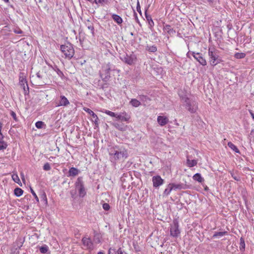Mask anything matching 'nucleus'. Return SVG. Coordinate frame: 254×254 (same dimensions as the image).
I'll list each match as a JSON object with an SVG mask.
<instances>
[{"label":"nucleus","mask_w":254,"mask_h":254,"mask_svg":"<svg viewBox=\"0 0 254 254\" xmlns=\"http://www.w3.org/2000/svg\"><path fill=\"white\" fill-rule=\"evenodd\" d=\"M110 159L111 162L116 163L118 160L127 158V152L126 150L118 146H115L109 150Z\"/></svg>","instance_id":"f257e3e1"},{"label":"nucleus","mask_w":254,"mask_h":254,"mask_svg":"<svg viewBox=\"0 0 254 254\" xmlns=\"http://www.w3.org/2000/svg\"><path fill=\"white\" fill-rule=\"evenodd\" d=\"M114 70V69L112 68L110 63L102 66L100 71V76L104 82H107L109 80L111 77L110 72Z\"/></svg>","instance_id":"f03ea898"},{"label":"nucleus","mask_w":254,"mask_h":254,"mask_svg":"<svg viewBox=\"0 0 254 254\" xmlns=\"http://www.w3.org/2000/svg\"><path fill=\"white\" fill-rule=\"evenodd\" d=\"M182 100L183 101L184 103H185L184 106L188 111L191 113L196 112L198 107L197 104L195 101L186 97H183Z\"/></svg>","instance_id":"7ed1b4c3"},{"label":"nucleus","mask_w":254,"mask_h":254,"mask_svg":"<svg viewBox=\"0 0 254 254\" xmlns=\"http://www.w3.org/2000/svg\"><path fill=\"white\" fill-rule=\"evenodd\" d=\"M61 50L66 58L70 59L74 54L73 45L70 43H67L61 46Z\"/></svg>","instance_id":"20e7f679"},{"label":"nucleus","mask_w":254,"mask_h":254,"mask_svg":"<svg viewBox=\"0 0 254 254\" xmlns=\"http://www.w3.org/2000/svg\"><path fill=\"white\" fill-rule=\"evenodd\" d=\"M208 55L210 58L209 63L211 65L214 66L218 64L223 62L221 58L218 55L216 50H211L210 49L208 51Z\"/></svg>","instance_id":"39448f33"},{"label":"nucleus","mask_w":254,"mask_h":254,"mask_svg":"<svg viewBox=\"0 0 254 254\" xmlns=\"http://www.w3.org/2000/svg\"><path fill=\"white\" fill-rule=\"evenodd\" d=\"M120 58L123 62L130 65L135 64L137 59L135 55L133 53L129 55L127 53L120 54Z\"/></svg>","instance_id":"423d86ee"},{"label":"nucleus","mask_w":254,"mask_h":254,"mask_svg":"<svg viewBox=\"0 0 254 254\" xmlns=\"http://www.w3.org/2000/svg\"><path fill=\"white\" fill-rule=\"evenodd\" d=\"M75 188L78 189L80 197H84L86 192L84 188V182L82 177H79L75 183Z\"/></svg>","instance_id":"0eeeda50"},{"label":"nucleus","mask_w":254,"mask_h":254,"mask_svg":"<svg viewBox=\"0 0 254 254\" xmlns=\"http://www.w3.org/2000/svg\"><path fill=\"white\" fill-rule=\"evenodd\" d=\"M191 54L193 58L199 62V63L202 65H206L207 62L205 59L203 57L202 54L200 53H195L193 52H189L187 54V57L190 58L189 55Z\"/></svg>","instance_id":"6e6552de"},{"label":"nucleus","mask_w":254,"mask_h":254,"mask_svg":"<svg viewBox=\"0 0 254 254\" xmlns=\"http://www.w3.org/2000/svg\"><path fill=\"white\" fill-rule=\"evenodd\" d=\"M180 233L178 221L177 219H175L173 220V225L171 226L170 228V234L174 237H177Z\"/></svg>","instance_id":"1a4fd4ad"},{"label":"nucleus","mask_w":254,"mask_h":254,"mask_svg":"<svg viewBox=\"0 0 254 254\" xmlns=\"http://www.w3.org/2000/svg\"><path fill=\"white\" fill-rule=\"evenodd\" d=\"M19 85L23 89L25 95H28L29 92V87L26 79L23 77H19Z\"/></svg>","instance_id":"9d476101"},{"label":"nucleus","mask_w":254,"mask_h":254,"mask_svg":"<svg viewBox=\"0 0 254 254\" xmlns=\"http://www.w3.org/2000/svg\"><path fill=\"white\" fill-rule=\"evenodd\" d=\"M83 110L86 112L88 113L92 117V121L94 123V124L96 127H98V125H99V123H98L99 119H98L97 116L91 110H90L89 108L85 107V108H84Z\"/></svg>","instance_id":"9b49d317"},{"label":"nucleus","mask_w":254,"mask_h":254,"mask_svg":"<svg viewBox=\"0 0 254 254\" xmlns=\"http://www.w3.org/2000/svg\"><path fill=\"white\" fill-rule=\"evenodd\" d=\"M164 180L162 179L161 177L159 175L152 177L153 185L155 188H157L160 186L164 183Z\"/></svg>","instance_id":"f8f14e48"},{"label":"nucleus","mask_w":254,"mask_h":254,"mask_svg":"<svg viewBox=\"0 0 254 254\" xmlns=\"http://www.w3.org/2000/svg\"><path fill=\"white\" fill-rule=\"evenodd\" d=\"M116 118L118 120H120L122 122H127L130 119V116L126 112H123L120 114H116Z\"/></svg>","instance_id":"ddd939ff"},{"label":"nucleus","mask_w":254,"mask_h":254,"mask_svg":"<svg viewBox=\"0 0 254 254\" xmlns=\"http://www.w3.org/2000/svg\"><path fill=\"white\" fill-rule=\"evenodd\" d=\"M69 104L68 99L64 95L60 96L59 103L57 106H67Z\"/></svg>","instance_id":"4468645a"},{"label":"nucleus","mask_w":254,"mask_h":254,"mask_svg":"<svg viewBox=\"0 0 254 254\" xmlns=\"http://www.w3.org/2000/svg\"><path fill=\"white\" fill-rule=\"evenodd\" d=\"M82 242L84 246L86 247L87 249H91L92 247L93 244L89 238H83Z\"/></svg>","instance_id":"2eb2a0df"},{"label":"nucleus","mask_w":254,"mask_h":254,"mask_svg":"<svg viewBox=\"0 0 254 254\" xmlns=\"http://www.w3.org/2000/svg\"><path fill=\"white\" fill-rule=\"evenodd\" d=\"M157 122L160 126H164L168 123L169 120L166 117L159 116L157 118Z\"/></svg>","instance_id":"dca6fc26"},{"label":"nucleus","mask_w":254,"mask_h":254,"mask_svg":"<svg viewBox=\"0 0 254 254\" xmlns=\"http://www.w3.org/2000/svg\"><path fill=\"white\" fill-rule=\"evenodd\" d=\"M172 187H173V189L176 190H185L188 188V186L186 184H175L174 183H170Z\"/></svg>","instance_id":"f3484780"},{"label":"nucleus","mask_w":254,"mask_h":254,"mask_svg":"<svg viewBox=\"0 0 254 254\" xmlns=\"http://www.w3.org/2000/svg\"><path fill=\"white\" fill-rule=\"evenodd\" d=\"M163 30L167 32L170 36H172L176 33V31L170 25L168 24L164 26Z\"/></svg>","instance_id":"a211bd4d"},{"label":"nucleus","mask_w":254,"mask_h":254,"mask_svg":"<svg viewBox=\"0 0 254 254\" xmlns=\"http://www.w3.org/2000/svg\"><path fill=\"white\" fill-rule=\"evenodd\" d=\"M79 170L74 167H71L69 169L67 177H75L78 174Z\"/></svg>","instance_id":"6ab92c4d"},{"label":"nucleus","mask_w":254,"mask_h":254,"mask_svg":"<svg viewBox=\"0 0 254 254\" xmlns=\"http://www.w3.org/2000/svg\"><path fill=\"white\" fill-rule=\"evenodd\" d=\"M187 164L188 167L191 168L196 165L197 163L196 160H190L189 156H187Z\"/></svg>","instance_id":"aec40b11"},{"label":"nucleus","mask_w":254,"mask_h":254,"mask_svg":"<svg viewBox=\"0 0 254 254\" xmlns=\"http://www.w3.org/2000/svg\"><path fill=\"white\" fill-rule=\"evenodd\" d=\"M112 18L119 25L122 24L123 22V19L121 17L117 14H112Z\"/></svg>","instance_id":"412c9836"},{"label":"nucleus","mask_w":254,"mask_h":254,"mask_svg":"<svg viewBox=\"0 0 254 254\" xmlns=\"http://www.w3.org/2000/svg\"><path fill=\"white\" fill-rule=\"evenodd\" d=\"M113 125L117 129L121 131L125 130L127 128V126H125L123 124L115 123Z\"/></svg>","instance_id":"4be33fe9"},{"label":"nucleus","mask_w":254,"mask_h":254,"mask_svg":"<svg viewBox=\"0 0 254 254\" xmlns=\"http://www.w3.org/2000/svg\"><path fill=\"white\" fill-rule=\"evenodd\" d=\"M39 250L42 254H50V253H48L49 251V247L46 245H43L42 246L39 247Z\"/></svg>","instance_id":"5701e85b"},{"label":"nucleus","mask_w":254,"mask_h":254,"mask_svg":"<svg viewBox=\"0 0 254 254\" xmlns=\"http://www.w3.org/2000/svg\"><path fill=\"white\" fill-rule=\"evenodd\" d=\"M192 178L194 181H197L199 183H202L204 181V179L201 177V174L199 173H196L194 174L192 177Z\"/></svg>","instance_id":"b1692460"},{"label":"nucleus","mask_w":254,"mask_h":254,"mask_svg":"<svg viewBox=\"0 0 254 254\" xmlns=\"http://www.w3.org/2000/svg\"><path fill=\"white\" fill-rule=\"evenodd\" d=\"M23 193V190L19 188H16L14 190V195L17 197H19L22 195Z\"/></svg>","instance_id":"393cba45"},{"label":"nucleus","mask_w":254,"mask_h":254,"mask_svg":"<svg viewBox=\"0 0 254 254\" xmlns=\"http://www.w3.org/2000/svg\"><path fill=\"white\" fill-rule=\"evenodd\" d=\"M173 187H172L171 184H169L168 185V187H167V188H166L164 192H163V195H168L170 194V193L171 192V191L173 190Z\"/></svg>","instance_id":"a878e982"},{"label":"nucleus","mask_w":254,"mask_h":254,"mask_svg":"<svg viewBox=\"0 0 254 254\" xmlns=\"http://www.w3.org/2000/svg\"><path fill=\"white\" fill-rule=\"evenodd\" d=\"M146 50H147L150 52L155 53L157 51V47L155 45H152V46L147 45L146 47Z\"/></svg>","instance_id":"bb28decb"},{"label":"nucleus","mask_w":254,"mask_h":254,"mask_svg":"<svg viewBox=\"0 0 254 254\" xmlns=\"http://www.w3.org/2000/svg\"><path fill=\"white\" fill-rule=\"evenodd\" d=\"M129 103L132 106L135 107H137L141 104L140 102L135 99H132Z\"/></svg>","instance_id":"cd10ccee"},{"label":"nucleus","mask_w":254,"mask_h":254,"mask_svg":"<svg viewBox=\"0 0 254 254\" xmlns=\"http://www.w3.org/2000/svg\"><path fill=\"white\" fill-rule=\"evenodd\" d=\"M51 67L57 73L60 77L61 78L64 77L63 72L57 66H55V67L51 66Z\"/></svg>","instance_id":"c85d7f7f"},{"label":"nucleus","mask_w":254,"mask_h":254,"mask_svg":"<svg viewBox=\"0 0 254 254\" xmlns=\"http://www.w3.org/2000/svg\"><path fill=\"white\" fill-rule=\"evenodd\" d=\"M12 179L13 180V181L16 183H17L18 185H19L20 186H22V184L20 182V180L17 175V174H13L12 175Z\"/></svg>","instance_id":"c756f323"},{"label":"nucleus","mask_w":254,"mask_h":254,"mask_svg":"<svg viewBox=\"0 0 254 254\" xmlns=\"http://www.w3.org/2000/svg\"><path fill=\"white\" fill-rule=\"evenodd\" d=\"M145 16L148 22V24L150 27H152L154 25V22L152 19V18L150 15H147L146 13V11H145Z\"/></svg>","instance_id":"7c9ffc66"},{"label":"nucleus","mask_w":254,"mask_h":254,"mask_svg":"<svg viewBox=\"0 0 254 254\" xmlns=\"http://www.w3.org/2000/svg\"><path fill=\"white\" fill-rule=\"evenodd\" d=\"M228 146L232 150L235 151L236 153H240V151L238 148L235 146L233 143L231 142H229L228 143Z\"/></svg>","instance_id":"2f4dec72"},{"label":"nucleus","mask_w":254,"mask_h":254,"mask_svg":"<svg viewBox=\"0 0 254 254\" xmlns=\"http://www.w3.org/2000/svg\"><path fill=\"white\" fill-rule=\"evenodd\" d=\"M245 249V243L244 239L243 237L240 238V249L242 251H244Z\"/></svg>","instance_id":"473e14b6"},{"label":"nucleus","mask_w":254,"mask_h":254,"mask_svg":"<svg viewBox=\"0 0 254 254\" xmlns=\"http://www.w3.org/2000/svg\"><path fill=\"white\" fill-rule=\"evenodd\" d=\"M227 234V231L215 232L214 233V234L213 235L212 237L213 238H215L218 236L221 237V236L226 235Z\"/></svg>","instance_id":"72a5a7b5"},{"label":"nucleus","mask_w":254,"mask_h":254,"mask_svg":"<svg viewBox=\"0 0 254 254\" xmlns=\"http://www.w3.org/2000/svg\"><path fill=\"white\" fill-rule=\"evenodd\" d=\"M246 54L244 53H236L234 55V57L238 59L244 58Z\"/></svg>","instance_id":"f704fd0d"},{"label":"nucleus","mask_w":254,"mask_h":254,"mask_svg":"<svg viewBox=\"0 0 254 254\" xmlns=\"http://www.w3.org/2000/svg\"><path fill=\"white\" fill-rule=\"evenodd\" d=\"M45 126L44 123L42 121H38L35 124V126L38 128H42Z\"/></svg>","instance_id":"c9c22d12"},{"label":"nucleus","mask_w":254,"mask_h":254,"mask_svg":"<svg viewBox=\"0 0 254 254\" xmlns=\"http://www.w3.org/2000/svg\"><path fill=\"white\" fill-rule=\"evenodd\" d=\"M104 113L111 117H115V118H116V114H116L113 112H111L110 111H109V110H105Z\"/></svg>","instance_id":"e433bc0d"},{"label":"nucleus","mask_w":254,"mask_h":254,"mask_svg":"<svg viewBox=\"0 0 254 254\" xmlns=\"http://www.w3.org/2000/svg\"><path fill=\"white\" fill-rule=\"evenodd\" d=\"M51 169L50 165L49 163H46L43 166V169L45 171H49Z\"/></svg>","instance_id":"4c0bfd02"},{"label":"nucleus","mask_w":254,"mask_h":254,"mask_svg":"<svg viewBox=\"0 0 254 254\" xmlns=\"http://www.w3.org/2000/svg\"><path fill=\"white\" fill-rule=\"evenodd\" d=\"M13 32L16 34H22L23 33V32L19 27H16L13 29Z\"/></svg>","instance_id":"58836bf2"},{"label":"nucleus","mask_w":254,"mask_h":254,"mask_svg":"<svg viewBox=\"0 0 254 254\" xmlns=\"http://www.w3.org/2000/svg\"><path fill=\"white\" fill-rule=\"evenodd\" d=\"M10 114V115L13 118V120L17 122L18 121V119H17V118L16 117V115L15 114V113L14 112H13V111H11Z\"/></svg>","instance_id":"ea45409f"},{"label":"nucleus","mask_w":254,"mask_h":254,"mask_svg":"<svg viewBox=\"0 0 254 254\" xmlns=\"http://www.w3.org/2000/svg\"><path fill=\"white\" fill-rule=\"evenodd\" d=\"M30 190H31V192L34 196V198L36 199V201L37 202H39V198H38L37 195H36V193L35 192V191L33 190L31 188H30Z\"/></svg>","instance_id":"a19ab883"},{"label":"nucleus","mask_w":254,"mask_h":254,"mask_svg":"<svg viewBox=\"0 0 254 254\" xmlns=\"http://www.w3.org/2000/svg\"><path fill=\"white\" fill-rule=\"evenodd\" d=\"M103 208L105 210H109L110 209V205L107 203H104L103 204Z\"/></svg>","instance_id":"79ce46f5"},{"label":"nucleus","mask_w":254,"mask_h":254,"mask_svg":"<svg viewBox=\"0 0 254 254\" xmlns=\"http://www.w3.org/2000/svg\"><path fill=\"white\" fill-rule=\"evenodd\" d=\"M108 254H117L115 249L110 248L108 251Z\"/></svg>","instance_id":"37998d69"},{"label":"nucleus","mask_w":254,"mask_h":254,"mask_svg":"<svg viewBox=\"0 0 254 254\" xmlns=\"http://www.w3.org/2000/svg\"><path fill=\"white\" fill-rule=\"evenodd\" d=\"M88 28L91 31V32L92 33V35H94V28L93 26L92 25L88 26Z\"/></svg>","instance_id":"c03bdc74"},{"label":"nucleus","mask_w":254,"mask_h":254,"mask_svg":"<svg viewBox=\"0 0 254 254\" xmlns=\"http://www.w3.org/2000/svg\"><path fill=\"white\" fill-rule=\"evenodd\" d=\"M136 9H137V11H138V12L140 14H141V8H140V5H139V1H137V3Z\"/></svg>","instance_id":"a18cd8bd"},{"label":"nucleus","mask_w":254,"mask_h":254,"mask_svg":"<svg viewBox=\"0 0 254 254\" xmlns=\"http://www.w3.org/2000/svg\"><path fill=\"white\" fill-rule=\"evenodd\" d=\"M41 198L42 199H43L44 201H45L46 202V203L47 202V196H46V194L45 192H44L42 195H41Z\"/></svg>","instance_id":"49530a36"},{"label":"nucleus","mask_w":254,"mask_h":254,"mask_svg":"<svg viewBox=\"0 0 254 254\" xmlns=\"http://www.w3.org/2000/svg\"><path fill=\"white\" fill-rule=\"evenodd\" d=\"M36 75L37 77H38L40 79H42L44 77V75L41 73V72L40 71L36 73Z\"/></svg>","instance_id":"de8ad7c7"},{"label":"nucleus","mask_w":254,"mask_h":254,"mask_svg":"<svg viewBox=\"0 0 254 254\" xmlns=\"http://www.w3.org/2000/svg\"><path fill=\"white\" fill-rule=\"evenodd\" d=\"M118 254H127L124 251H123L122 249L120 248L117 251Z\"/></svg>","instance_id":"09e8293b"},{"label":"nucleus","mask_w":254,"mask_h":254,"mask_svg":"<svg viewBox=\"0 0 254 254\" xmlns=\"http://www.w3.org/2000/svg\"><path fill=\"white\" fill-rule=\"evenodd\" d=\"M98 3H108V0H97Z\"/></svg>","instance_id":"8fccbe9b"},{"label":"nucleus","mask_w":254,"mask_h":254,"mask_svg":"<svg viewBox=\"0 0 254 254\" xmlns=\"http://www.w3.org/2000/svg\"><path fill=\"white\" fill-rule=\"evenodd\" d=\"M2 127V124L0 122V138L2 139L3 138V135H2L1 130Z\"/></svg>","instance_id":"3c124183"},{"label":"nucleus","mask_w":254,"mask_h":254,"mask_svg":"<svg viewBox=\"0 0 254 254\" xmlns=\"http://www.w3.org/2000/svg\"><path fill=\"white\" fill-rule=\"evenodd\" d=\"M134 16L135 17V19L136 21L138 23L139 22V20H138V18L137 17V13L135 12L134 10Z\"/></svg>","instance_id":"603ef678"},{"label":"nucleus","mask_w":254,"mask_h":254,"mask_svg":"<svg viewBox=\"0 0 254 254\" xmlns=\"http://www.w3.org/2000/svg\"><path fill=\"white\" fill-rule=\"evenodd\" d=\"M232 177L233 178V179L236 180V181H239L240 180V178L238 177H236V176H233V175H232Z\"/></svg>","instance_id":"864d4df0"},{"label":"nucleus","mask_w":254,"mask_h":254,"mask_svg":"<svg viewBox=\"0 0 254 254\" xmlns=\"http://www.w3.org/2000/svg\"><path fill=\"white\" fill-rule=\"evenodd\" d=\"M250 112L252 118L254 120V114L251 111H250Z\"/></svg>","instance_id":"5fc2aeb1"},{"label":"nucleus","mask_w":254,"mask_h":254,"mask_svg":"<svg viewBox=\"0 0 254 254\" xmlns=\"http://www.w3.org/2000/svg\"><path fill=\"white\" fill-rule=\"evenodd\" d=\"M94 233H95L94 237H98L99 236V234L95 231H94ZM98 238L99 239V237H98Z\"/></svg>","instance_id":"6e6d98bb"},{"label":"nucleus","mask_w":254,"mask_h":254,"mask_svg":"<svg viewBox=\"0 0 254 254\" xmlns=\"http://www.w3.org/2000/svg\"><path fill=\"white\" fill-rule=\"evenodd\" d=\"M21 176H22V177H21L22 180L23 182H24L25 180L24 175L22 174Z\"/></svg>","instance_id":"4d7b16f0"},{"label":"nucleus","mask_w":254,"mask_h":254,"mask_svg":"<svg viewBox=\"0 0 254 254\" xmlns=\"http://www.w3.org/2000/svg\"><path fill=\"white\" fill-rule=\"evenodd\" d=\"M207 1L209 3H212L214 1V0H207Z\"/></svg>","instance_id":"13d9d810"},{"label":"nucleus","mask_w":254,"mask_h":254,"mask_svg":"<svg viewBox=\"0 0 254 254\" xmlns=\"http://www.w3.org/2000/svg\"><path fill=\"white\" fill-rule=\"evenodd\" d=\"M5 2L8 3L9 2V0H3Z\"/></svg>","instance_id":"bf43d9fd"},{"label":"nucleus","mask_w":254,"mask_h":254,"mask_svg":"<svg viewBox=\"0 0 254 254\" xmlns=\"http://www.w3.org/2000/svg\"><path fill=\"white\" fill-rule=\"evenodd\" d=\"M134 249H135V251H136V252H138V251H139V250H138L137 249V248H136V247H135V245H134Z\"/></svg>","instance_id":"052dcab7"},{"label":"nucleus","mask_w":254,"mask_h":254,"mask_svg":"<svg viewBox=\"0 0 254 254\" xmlns=\"http://www.w3.org/2000/svg\"><path fill=\"white\" fill-rule=\"evenodd\" d=\"M140 98L141 99H142V98H146V96H144V95H141V96H140Z\"/></svg>","instance_id":"680f3d73"},{"label":"nucleus","mask_w":254,"mask_h":254,"mask_svg":"<svg viewBox=\"0 0 254 254\" xmlns=\"http://www.w3.org/2000/svg\"><path fill=\"white\" fill-rule=\"evenodd\" d=\"M22 244H23V242H20V245L19 246H18L19 248H20L21 247H22Z\"/></svg>","instance_id":"e2e57ef3"},{"label":"nucleus","mask_w":254,"mask_h":254,"mask_svg":"<svg viewBox=\"0 0 254 254\" xmlns=\"http://www.w3.org/2000/svg\"><path fill=\"white\" fill-rule=\"evenodd\" d=\"M97 254H104V253L102 252H99L97 253Z\"/></svg>","instance_id":"0e129e2a"},{"label":"nucleus","mask_w":254,"mask_h":254,"mask_svg":"<svg viewBox=\"0 0 254 254\" xmlns=\"http://www.w3.org/2000/svg\"><path fill=\"white\" fill-rule=\"evenodd\" d=\"M38 1L39 2H42V0H38Z\"/></svg>","instance_id":"69168bd1"},{"label":"nucleus","mask_w":254,"mask_h":254,"mask_svg":"<svg viewBox=\"0 0 254 254\" xmlns=\"http://www.w3.org/2000/svg\"><path fill=\"white\" fill-rule=\"evenodd\" d=\"M10 7H11V8H13V9H14V7H13V5H10Z\"/></svg>","instance_id":"338daca9"},{"label":"nucleus","mask_w":254,"mask_h":254,"mask_svg":"<svg viewBox=\"0 0 254 254\" xmlns=\"http://www.w3.org/2000/svg\"><path fill=\"white\" fill-rule=\"evenodd\" d=\"M130 35H133V33H132V32H131V33H130Z\"/></svg>","instance_id":"774afa93"}]
</instances>
